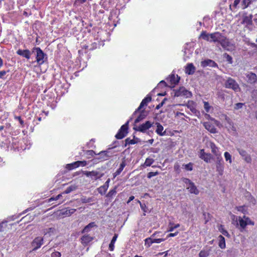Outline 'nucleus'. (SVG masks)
Wrapping results in <instances>:
<instances>
[{
    "label": "nucleus",
    "mask_w": 257,
    "mask_h": 257,
    "mask_svg": "<svg viewBox=\"0 0 257 257\" xmlns=\"http://www.w3.org/2000/svg\"><path fill=\"white\" fill-rule=\"evenodd\" d=\"M164 130L163 126L159 123L157 124V129L156 131V132L157 133V134L163 136L164 135V133H162V132Z\"/></svg>",
    "instance_id": "obj_40"
},
{
    "label": "nucleus",
    "mask_w": 257,
    "mask_h": 257,
    "mask_svg": "<svg viewBox=\"0 0 257 257\" xmlns=\"http://www.w3.org/2000/svg\"><path fill=\"white\" fill-rule=\"evenodd\" d=\"M154 162V160L152 158H147L144 164L143 165V167H146L151 166Z\"/></svg>",
    "instance_id": "obj_38"
},
{
    "label": "nucleus",
    "mask_w": 257,
    "mask_h": 257,
    "mask_svg": "<svg viewBox=\"0 0 257 257\" xmlns=\"http://www.w3.org/2000/svg\"><path fill=\"white\" fill-rule=\"evenodd\" d=\"M225 120L228 124V126L233 131H236V127H235L234 124L231 119L227 116H225Z\"/></svg>",
    "instance_id": "obj_32"
},
{
    "label": "nucleus",
    "mask_w": 257,
    "mask_h": 257,
    "mask_svg": "<svg viewBox=\"0 0 257 257\" xmlns=\"http://www.w3.org/2000/svg\"><path fill=\"white\" fill-rule=\"evenodd\" d=\"M244 105V103H240V102L237 103L234 105V109H236V110L242 108Z\"/></svg>",
    "instance_id": "obj_56"
},
{
    "label": "nucleus",
    "mask_w": 257,
    "mask_h": 257,
    "mask_svg": "<svg viewBox=\"0 0 257 257\" xmlns=\"http://www.w3.org/2000/svg\"><path fill=\"white\" fill-rule=\"evenodd\" d=\"M218 240L219 247L221 249H224L226 247L225 240L224 237L222 235H220L218 236Z\"/></svg>",
    "instance_id": "obj_29"
},
{
    "label": "nucleus",
    "mask_w": 257,
    "mask_h": 257,
    "mask_svg": "<svg viewBox=\"0 0 257 257\" xmlns=\"http://www.w3.org/2000/svg\"><path fill=\"white\" fill-rule=\"evenodd\" d=\"M209 255V250H201L199 253V257H207Z\"/></svg>",
    "instance_id": "obj_45"
},
{
    "label": "nucleus",
    "mask_w": 257,
    "mask_h": 257,
    "mask_svg": "<svg viewBox=\"0 0 257 257\" xmlns=\"http://www.w3.org/2000/svg\"><path fill=\"white\" fill-rule=\"evenodd\" d=\"M224 170V162L222 157L216 158V171L222 175Z\"/></svg>",
    "instance_id": "obj_11"
},
{
    "label": "nucleus",
    "mask_w": 257,
    "mask_h": 257,
    "mask_svg": "<svg viewBox=\"0 0 257 257\" xmlns=\"http://www.w3.org/2000/svg\"><path fill=\"white\" fill-rule=\"evenodd\" d=\"M159 174V172L158 171H156L155 172H150L148 173L147 174V177L149 179H151L152 177L157 176Z\"/></svg>",
    "instance_id": "obj_54"
},
{
    "label": "nucleus",
    "mask_w": 257,
    "mask_h": 257,
    "mask_svg": "<svg viewBox=\"0 0 257 257\" xmlns=\"http://www.w3.org/2000/svg\"><path fill=\"white\" fill-rule=\"evenodd\" d=\"M192 95L191 93L184 87H181L179 89L176 90L175 92V96H184L190 97Z\"/></svg>",
    "instance_id": "obj_5"
},
{
    "label": "nucleus",
    "mask_w": 257,
    "mask_h": 257,
    "mask_svg": "<svg viewBox=\"0 0 257 257\" xmlns=\"http://www.w3.org/2000/svg\"><path fill=\"white\" fill-rule=\"evenodd\" d=\"M224 155L225 161H229V163L230 164H231L232 163V160H231V156L230 155V154L228 152H225L224 153Z\"/></svg>",
    "instance_id": "obj_48"
},
{
    "label": "nucleus",
    "mask_w": 257,
    "mask_h": 257,
    "mask_svg": "<svg viewBox=\"0 0 257 257\" xmlns=\"http://www.w3.org/2000/svg\"><path fill=\"white\" fill-rule=\"evenodd\" d=\"M117 237L118 234L115 233L109 244V249L110 251H113L114 249V243L117 239Z\"/></svg>",
    "instance_id": "obj_33"
},
{
    "label": "nucleus",
    "mask_w": 257,
    "mask_h": 257,
    "mask_svg": "<svg viewBox=\"0 0 257 257\" xmlns=\"http://www.w3.org/2000/svg\"><path fill=\"white\" fill-rule=\"evenodd\" d=\"M15 118H16V119H18V120L19 121V122H20V124H21L22 126H23V125H24V120L22 119V118H21V117L20 116H16V117H15Z\"/></svg>",
    "instance_id": "obj_62"
},
{
    "label": "nucleus",
    "mask_w": 257,
    "mask_h": 257,
    "mask_svg": "<svg viewBox=\"0 0 257 257\" xmlns=\"http://www.w3.org/2000/svg\"><path fill=\"white\" fill-rule=\"evenodd\" d=\"M174 171L177 173H180V166L178 163H176L174 166Z\"/></svg>",
    "instance_id": "obj_53"
},
{
    "label": "nucleus",
    "mask_w": 257,
    "mask_h": 257,
    "mask_svg": "<svg viewBox=\"0 0 257 257\" xmlns=\"http://www.w3.org/2000/svg\"><path fill=\"white\" fill-rule=\"evenodd\" d=\"M246 76V82L250 84H254L257 81V76L256 75L252 72H248L245 74Z\"/></svg>",
    "instance_id": "obj_8"
},
{
    "label": "nucleus",
    "mask_w": 257,
    "mask_h": 257,
    "mask_svg": "<svg viewBox=\"0 0 257 257\" xmlns=\"http://www.w3.org/2000/svg\"><path fill=\"white\" fill-rule=\"evenodd\" d=\"M137 143V142L134 140V139H131L129 138H126L125 140V145L124 146L126 147L127 145H134Z\"/></svg>",
    "instance_id": "obj_42"
},
{
    "label": "nucleus",
    "mask_w": 257,
    "mask_h": 257,
    "mask_svg": "<svg viewBox=\"0 0 257 257\" xmlns=\"http://www.w3.org/2000/svg\"><path fill=\"white\" fill-rule=\"evenodd\" d=\"M129 121H127L125 124H123L117 133L115 135V137L118 140H120L124 138L128 133Z\"/></svg>",
    "instance_id": "obj_3"
},
{
    "label": "nucleus",
    "mask_w": 257,
    "mask_h": 257,
    "mask_svg": "<svg viewBox=\"0 0 257 257\" xmlns=\"http://www.w3.org/2000/svg\"><path fill=\"white\" fill-rule=\"evenodd\" d=\"M210 147L211 149V152L214 154V156H215L216 158L222 157L218 147L214 143L211 142L210 144Z\"/></svg>",
    "instance_id": "obj_18"
},
{
    "label": "nucleus",
    "mask_w": 257,
    "mask_h": 257,
    "mask_svg": "<svg viewBox=\"0 0 257 257\" xmlns=\"http://www.w3.org/2000/svg\"><path fill=\"white\" fill-rule=\"evenodd\" d=\"M195 71V67L192 63H189L187 65L185 69V72L188 75L194 74Z\"/></svg>",
    "instance_id": "obj_20"
},
{
    "label": "nucleus",
    "mask_w": 257,
    "mask_h": 257,
    "mask_svg": "<svg viewBox=\"0 0 257 257\" xmlns=\"http://www.w3.org/2000/svg\"><path fill=\"white\" fill-rule=\"evenodd\" d=\"M89 48V50H93L97 48V43L96 42L92 43L90 45Z\"/></svg>",
    "instance_id": "obj_59"
},
{
    "label": "nucleus",
    "mask_w": 257,
    "mask_h": 257,
    "mask_svg": "<svg viewBox=\"0 0 257 257\" xmlns=\"http://www.w3.org/2000/svg\"><path fill=\"white\" fill-rule=\"evenodd\" d=\"M199 158L206 163H209L212 158V156L210 153H206L204 149H201L200 151Z\"/></svg>",
    "instance_id": "obj_13"
},
{
    "label": "nucleus",
    "mask_w": 257,
    "mask_h": 257,
    "mask_svg": "<svg viewBox=\"0 0 257 257\" xmlns=\"http://www.w3.org/2000/svg\"><path fill=\"white\" fill-rule=\"evenodd\" d=\"M210 36V42L218 43L219 44L220 41L221 40L222 38H223L224 35L219 32H215L211 33Z\"/></svg>",
    "instance_id": "obj_10"
},
{
    "label": "nucleus",
    "mask_w": 257,
    "mask_h": 257,
    "mask_svg": "<svg viewBox=\"0 0 257 257\" xmlns=\"http://www.w3.org/2000/svg\"><path fill=\"white\" fill-rule=\"evenodd\" d=\"M16 53L18 55L21 56L28 60L30 59L31 58V52L28 49H19Z\"/></svg>",
    "instance_id": "obj_16"
},
{
    "label": "nucleus",
    "mask_w": 257,
    "mask_h": 257,
    "mask_svg": "<svg viewBox=\"0 0 257 257\" xmlns=\"http://www.w3.org/2000/svg\"><path fill=\"white\" fill-rule=\"evenodd\" d=\"M116 189L117 187L115 186L112 189L110 190L106 196L109 198H112L113 196L116 194Z\"/></svg>",
    "instance_id": "obj_39"
},
{
    "label": "nucleus",
    "mask_w": 257,
    "mask_h": 257,
    "mask_svg": "<svg viewBox=\"0 0 257 257\" xmlns=\"http://www.w3.org/2000/svg\"><path fill=\"white\" fill-rule=\"evenodd\" d=\"M183 181L186 184H189V185L193 183L189 179L186 178L183 179Z\"/></svg>",
    "instance_id": "obj_61"
},
{
    "label": "nucleus",
    "mask_w": 257,
    "mask_h": 257,
    "mask_svg": "<svg viewBox=\"0 0 257 257\" xmlns=\"http://www.w3.org/2000/svg\"><path fill=\"white\" fill-rule=\"evenodd\" d=\"M219 44L224 49L227 51L230 50L233 47V44H231L229 39L225 36H223V38H222Z\"/></svg>",
    "instance_id": "obj_6"
},
{
    "label": "nucleus",
    "mask_w": 257,
    "mask_h": 257,
    "mask_svg": "<svg viewBox=\"0 0 257 257\" xmlns=\"http://www.w3.org/2000/svg\"><path fill=\"white\" fill-rule=\"evenodd\" d=\"M75 168H77L76 163L75 162L70 164H68L66 166V169H67L68 170H72Z\"/></svg>",
    "instance_id": "obj_44"
},
{
    "label": "nucleus",
    "mask_w": 257,
    "mask_h": 257,
    "mask_svg": "<svg viewBox=\"0 0 257 257\" xmlns=\"http://www.w3.org/2000/svg\"><path fill=\"white\" fill-rule=\"evenodd\" d=\"M243 218L245 219L247 225H254V223L253 221H252L248 217L246 216L245 215L243 216Z\"/></svg>",
    "instance_id": "obj_51"
},
{
    "label": "nucleus",
    "mask_w": 257,
    "mask_h": 257,
    "mask_svg": "<svg viewBox=\"0 0 257 257\" xmlns=\"http://www.w3.org/2000/svg\"><path fill=\"white\" fill-rule=\"evenodd\" d=\"M235 208L237 211H240L243 213V214H246V213L247 212V210L245 209V206L244 205L236 206Z\"/></svg>",
    "instance_id": "obj_50"
},
{
    "label": "nucleus",
    "mask_w": 257,
    "mask_h": 257,
    "mask_svg": "<svg viewBox=\"0 0 257 257\" xmlns=\"http://www.w3.org/2000/svg\"><path fill=\"white\" fill-rule=\"evenodd\" d=\"M152 100V97L150 95H147V96L144 98L142 102H141L140 106L137 108V109L135 111V113L137 111L140 110L142 108H143L144 106L147 105L148 103L150 102Z\"/></svg>",
    "instance_id": "obj_19"
},
{
    "label": "nucleus",
    "mask_w": 257,
    "mask_h": 257,
    "mask_svg": "<svg viewBox=\"0 0 257 257\" xmlns=\"http://www.w3.org/2000/svg\"><path fill=\"white\" fill-rule=\"evenodd\" d=\"M238 224L240 228V230L241 231H242L243 230H244L246 226H247V223L246 222L245 219L243 218V217H241L239 216L238 217Z\"/></svg>",
    "instance_id": "obj_25"
},
{
    "label": "nucleus",
    "mask_w": 257,
    "mask_h": 257,
    "mask_svg": "<svg viewBox=\"0 0 257 257\" xmlns=\"http://www.w3.org/2000/svg\"><path fill=\"white\" fill-rule=\"evenodd\" d=\"M223 57L229 64H231L233 63L232 57L227 53H225L223 54Z\"/></svg>",
    "instance_id": "obj_43"
},
{
    "label": "nucleus",
    "mask_w": 257,
    "mask_h": 257,
    "mask_svg": "<svg viewBox=\"0 0 257 257\" xmlns=\"http://www.w3.org/2000/svg\"><path fill=\"white\" fill-rule=\"evenodd\" d=\"M157 232L153 233L150 237H148L145 240V244H148V246H150L151 244L154 243H159L165 240L164 238H154V237L155 236Z\"/></svg>",
    "instance_id": "obj_7"
},
{
    "label": "nucleus",
    "mask_w": 257,
    "mask_h": 257,
    "mask_svg": "<svg viewBox=\"0 0 257 257\" xmlns=\"http://www.w3.org/2000/svg\"><path fill=\"white\" fill-rule=\"evenodd\" d=\"M241 0H234V3L233 4L232 7L234 8H236L238 5L240 3Z\"/></svg>",
    "instance_id": "obj_63"
},
{
    "label": "nucleus",
    "mask_w": 257,
    "mask_h": 257,
    "mask_svg": "<svg viewBox=\"0 0 257 257\" xmlns=\"http://www.w3.org/2000/svg\"><path fill=\"white\" fill-rule=\"evenodd\" d=\"M187 189L189 190V192L191 193H193L196 195L198 194L199 193V190L197 189L194 183H191V184L190 185V186L187 187Z\"/></svg>",
    "instance_id": "obj_30"
},
{
    "label": "nucleus",
    "mask_w": 257,
    "mask_h": 257,
    "mask_svg": "<svg viewBox=\"0 0 257 257\" xmlns=\"http://www.w3.org/2000/svg\"><path fill=\"white\" fill-rule=\"evenodd\" d=\"M256 1L257 0H242L241 4L242 9L244 10L247 8L250 4Z\"/></svg>",
    "instance_id": "obj_27"
},
{
    "label": "nucleus",
    "mask_w": 257,
    "mask_h": 257,
    "mask_svg": "<svg viewBox=\"0 0 257 257\" xmlns=\"http://www.w3.org/2000/svg\"><path fill=\"white\" fill-rule=\"evenodd\" d=\"M152 125V123L150 121H147L145 123L140 125L137 128L134 129L140 132L144 133L149 130Z\"/></svg>",
    "instance_id": "obj_12"
},
{
    "label": "nucleus",
    "mask_w": 257,
    "mask_h": 257,
    "mask_svg": "<svg viewBox=\"0 0 257 257\" xmlns=\"http://www.w3.org/2000/svg\"><path fill=\"white\" fill-rule=\"evenodd\" d=\"M168 232H172L175 229L177 228L180 227V224L179 223L174 224V223L173 222H169L168 224Z\"/></svg>",
    "instance_id": "obj_34"
},
{
    "label": "nucleus",
    "mask_w": 257,
    "mask_h": 257,
    "mask_svg": "<svg viewBox=\"0 0 257 257\" xmlns=\"http://www.w3.org/2000/svg\"><path fill=\"white\" fill-rule=\"evenodd\" d=\"M224 86L226 88L231 89L235 92L240 91V88L237 82L233 78L229 77L224 83Z\"/></svg>",
    "instance_id": "obj_2"
},
{
    "label": "nucleus",
    "mask_w": 257,
    "mask_h": 257,
    "mask_svg": "<svg viewBox=\"0 0 257 257\" xmlns=\"http://www.w3.org/2000/svg\"><path fill=\"white\" fill-rule=\"evenodd\" d=\"M97 155L99 156L98 159L100 160V161L107 160L109 157L107 154V151H101L98 153Z\"/></svg>",
    "instance_id": "obj_26"
},
{
    "label": "nucleus",
    "mask_w": 257,
    "mask_h": 257,
    "mask_svg": "<svg viewBox=\"0 0 257 257\" xmlns=\"http://www.w3.org/2000/svg\"><path fill=\"white\" fill-rule=\"evenodd\" d=\"M180 77L177 75V77H175V75L173 74H171L169 78L167 79L169 83H170V87H174L177 84L179 81Z\"/></svg>",
    "instance_id": "obj_15"
},
{
    "label": "nucleus",
    "mask_w": 257,
    "mask_h": 257,
    "mask_svg": "<svg viewBox=\"0 0 257 257\" xmlns=\"http://www.w3.org/2000/svg\"><path fill=\"white\" fill-rule=\"evenodd\" d=\"M44 243V239L42 237H37L32 242V246L34 247L33 250L39 248Z\"/></svg>",
    "instance_id": "obj_9"
},
{
    "label": "nucleus",
    "mask_w": 257,
    "mask_h": 257,
    "mask_svg": "<svg viewBox=\"0 0 257 257\" xmlns=\"http://www.w3.org/2000/svg\"><path fill=\"white\" fill-rule=\"evenodd\" d=\"M92 201V198H82L81 199V201L83 203H89V202H90Z\"/></svg>",
    "instance_id": "obj_57"
},
{
    "label": "nucleus",
    "mask_w": 257,
    "mask_h": 257,
    "mask_svg": "<svg viewBox=\"0 0 257 257\" xmlns=\"http://www.w3.org/2000/svg\"><path fill=\"white\" fill-rule=\"evenodd\" d=\"M93 239V237L90 236L89 235H84L81 238V243L83 244L87 245L90 242H91Z\"/></svg>",
    "instance_id": "obj_23"
},
{
    "label": "nucleus",
    "mask_w": 257,
    "mask_h": 257,
    "mask_svg": "<svg viewBox=\"0 0 257 257\" xmlns=\"http://www.w3.org/2000/svg\"><path fill=\"white\" fill-rule=\"evenodd\" d=\"M204 108L206 112H209L211 108L209 103L207 101H204Z\"/></svg>",
    "instance_id": "obj_52"
},
{
    "label": "nucleus",
    "mask_w": 257,
    "mask_h": 257,
    "mask_svg": "<svg viewBox=\"0 0 257 257\" xmlns=\"http://www.w3.org/2000/svg\"><path fill=\"white\" fill-rule=\"evenodd\" d=\"M36 52V61L39 65L43 64L47 59L46 54L42 50L40 47H34L32 49V52Z\"/></svg>",
    "instance_id": "obj_1"
},
{
    "label": "nucleus",
    "mask_w": 257,
    "mask_h": 257,
    "mask_svg": "<svg viewBox=\"0 0 257 257\" xmlns=\"http://www.w3.org/2000/svg\"><path fill=\"white\" fill-rule=\"evenodd\" d=\"M86 154L88 155L94 156L95 155H97L93 150H88L87 151Z\"/></svg>",
    "instance_id": "obj_60"
},
{
    "label": "nucleus",
    "mask_w": 257,
    "mask_h": 257,
    "mask_svg": "<svg viewBox=\"0 0 257 257\" xmlns=\"http://www.w3.org/2000/svg\"><path fill=\"white\" fill-rule=\"evenodd\" d=\"M183 166L186 171H191L193 170V164L190 162L187 164L183 165Z\"/></svg>",
    "instance_id": "obj_47"
},
{
    "label": "nucleus",
    "mask_w": 257,
    "mask_h": 257,
    "mask_svg": "<svg viewBox=\"0 0 257 257\" xmlns=\"http://www.w3.org/2000/svg\"><path fill=\"white\" fill-rule=\"evenodd\" d=\"M61 254L59 251H54L51 253V257H61Z\"/></svg>",
    "instance_id": "obj_58"
},
{
    "label": "nucleus",
    "mask_w": 257,
    "mask_h": 257,
    "mask_svg": "<svg viewBox=\"0 0 257 257\" xmlns=\"http://www.w3.org/2000/svg\"><path fill=\"white\" fill-rule=\"evenodd\" d=\"M205 128L210 133L214 134L216 133V128L209 122H205L204 123Z\"/></svg>",
    "instance_id": "obj_22"
},
{
    "label": "nucleus",
    "mask_w": 257,
    "mask_h": 257,
    "mask_svg": "<svg viewBox=\"0 0 257 257\" xmlns=\"http://www.w3.org/2000/svg\"><path fill=\"white\" fill-rule=\"evenodd\" d=\"M242 24H246V25H251L252 24L251 16L244 17L242 20Z\"/></svg>",
    "instance_id": "obj_37"
},
{
    "label": "nucleus",
    "mask_w": 257,
    "mask_h": 257,
    "mask_svg": "<svg viewBox=\"0 0 257 257\" xmlns=\"http://www.w3.org/2000/svg\"><path fill=\"white\" fill-rule=\"evenodd\" d=\"M218 230L223 235L226 237H230V234L228 231L224 228V226L223 225L221 224L219 226Z\"/></svg>",
    "instance_id": "obj_35"
},
{
    "label": "nucleus",
    "mask_w": 257,
    "mask_h": 257,
    "mask_svg": "<svg viewBox=\"0 0 257 257\" xmlns=\"http://www.w3.org/2000/svg\"><path fill=\"white\" fill-rule=\"evenodd\" d=\"M126 163L124 158L121 161V163L119 165V168L113 174V178H115L116 176H118L122 171L124 168L126 166Z\"/></svg>",
    "instance_id": "obj_17"
},
{
    "label": "nucleus",
    "mask_w": 257,
    "mask_h": 257,
    "mask_svg": "<svg viewBox=\"0 0 257 257\" xmlns=\"http://www.w3.org/2000/svg\"><path fill=\"white\" fill-rule=\"evenodd\" d=\"M237 151L245 162L247 163H251L252 159L250 155L248 154L247 152L243 149H238Z\"/></svg>",
    "instance_id": "obj_14"
},
{
    "label": "nucleus",
    "mask_w": 257,
    "mask_h": 257,
    "mask_svg": "<svg viewBox=\"0 0 257 257\" xmlns=\"http://www.w3.org/2000/svg\"><path fill=\"white\" fill-rule=\"evenodd\" d=\"M107 189V188L103 185L98 188V191L100 194L103 195L105 193Z\"/></svg>",
    "instance_id": "obj_46"
},
{
    "label": "nucleus",
    "mask_w": 257,
    "mask_h": 257,
    "mask_svg": "<svg viewBox=\"0 0 257 257\" xmlns=\"http://www.w3.org/2000/svg\"><path fill=\"white\" fill-rule=\"evenodd\" d=\"M8 72H9V70L8 71H6L5 70L1 71H0V79L3 78V76H5Z\"/></svg>",
    "instance_id": "obj_64"
},
{
    "label": "nucleus",
    "mask_w": 257,
    "mask_h": 257,
    "mask_svg": "<svg viewBox=\"0 0 257 257\" xmlns=\"http://www.w3.org/2000/svg\"><path fill=\"white\" fill-rule=\"evenodd\" d=\"M146 115L144 114V111H142L140 115L135 119V122L138 123L146 117Z\"/></svg>",
    "instance_id": "obj_41"
},
{
    "label": "nucleus",
    "mask_w": 257,
    "mask_h": 257,
    "mask_svg": "<svg viewBox=\"0 0 257 257\" xmlns=\"http://www.w3.org/2000/svg\"><path fill=\"white\" fill-rule=\"evenodd\" d=\"M83 174L85 175L87 177H90L92 179H94L95 180L100 179V178L103 177L104 175L103 173H99V172L96 171H83Z\"/></svg>",
    "instance_id": "obj_4"
},
{
    "label": "nucleus",
    "mask_w": 257,
    "mask_h": 257,
    "mask_svg": "<svg viewBox=\"0 0 257 257\" xmlns=\"http://www.w3.org/2000/svg\"><path fill=\"white\" fill-rule=\"evenodd\" d=\"M62 196V194H58L57 196H56V197H51L50 198H49L48 199V202H51L54 200H57L58 199H59L60 197Z\"/></svg>",
    "instance_id": "obj_55"
},
{
    "label": "nucleus",
    "mask_w": 257,
    "mask_h": 257,
    "mask_svg": "<svg viewBox=\"0 0 257 257\" xmlns=\"http://www.w3.org/2000/svg\"><path fill=\"white\" fill-rule=\"evenodd\" d=\"M75 162L76 163L77 168L80 166L84 167L87 165V162L86 161H77Z\"/></svg>",
    "instance_id": "obj_49"
},
{
    "label": "nucleus",
    "mask_w": 257,
    "mask_h": 257,
    "mask_svg": "<svg viewBox=\"0 0 257 257\" xmlns=\"http://www.w3.org/2000/svg\"><path fill=\"white\" fill-rule=\"evenodd\" d=\"M225 120L228 124V126L233 131H236V127H235L234 124L231 119L227 116H225Z\"/></svg>",
    "instance_id": "obj_31"
},
{
    "label": "nucleus",
    "mask_w": 257,
    "mask_h": 257,
    "mask_svg": "<svg viewBox=\"0 0 257 257\" xmlns=\"http://www.w3.org/2000/svg\"><path fill=\"white\" fill-rule=\"evenodd\" d=\"M95 226V223L92 222L89 223L88 225H87L86 226L84 227V228L83 229V230L81 231L82 233H84L85 232H88L89 231L90 229Z\"/></svg>",
    "instance_id": "obj_36"
},
{
    "label": "nucleus",
    "mask_w": 257,
    "mask_h": 257,
    "mask_svg": "<svg viewBox=\"0 0 257 257\" xmlns=\"http://www.w3.org/2000/svg\"><path fill=\"white\" fill-rule=\"evenodd\" d=\"M201 65L203 67L210 66L212 67H217L218 66L217 63L215 61L210 59H208L202 61L201 63Z\"/></svg>",
    "instance_id": "obj_21"
},
{
    "label": "nucleus",
    "mask_w": 257,
    "mask_h": 257,
    "mask_svg": "<svg viewBox=\"0 0 257 257\" xmlns=\"http://www.w3.org/2000/svg\"><path fill=\"white\" fill-rule=\"evenodd\" d=\"M76 211V209L66 208L62 210V214L66 216H70Z\"/></svg>",
    "instance_id": "obj_28"
},
{
    "label": "nucleus",
    "mask_w": 257,
    "mask_h": 257,
    "mask_svg": "<svg viewBox=\"0 0 257 257\" xmlns=\"http://www.w3.org/2000/svg\"><path fill=\"white\" fill-rule=\"evenodd\" d=\"M211 33H207L206 31H202L199 36V38L202 39L207 42H210Z\"/></svg>",
    "instance_id": "obj_24"
}]
</instances>
